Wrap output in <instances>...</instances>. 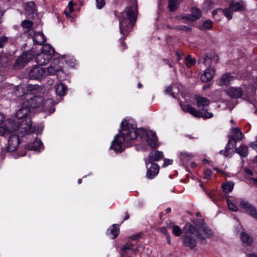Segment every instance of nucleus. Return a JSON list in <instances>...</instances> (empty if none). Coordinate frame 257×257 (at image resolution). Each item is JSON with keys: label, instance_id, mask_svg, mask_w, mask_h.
I'll list each match as a JSON object with an SVG mask.
<instances>
[{"label": "nucleus", "instance_id": "nucleus-1", "mask_svg": "<svg viewBox=\"0 0 257 257\" xmlns=\"http://www.w3.org/2000/svg\"><path fill=\"white\" fill-rule=\"evenodd\" d=\"M121 130L112 142L110 149L115 152H121L124 143L133 142L138 137L146 138L148 145L152 148L158 147V141L156 134L150 130L142 128H135L134 125L126 120L120 123Z\"/></svg>", "mask_w": 257, "mask_h": 257}, {"label": "nucleus", "instance_id": "nucleus-2", "mask_svg": "<svg viewBox=\"0 0 257 257\" xmlns=\"http://www.w3.org/2000/svg\"><path fill=\"white\" fill-rule=\"evenodd\" d=\"M184 229L185 232L182 237L183 244L191 249L196 246L198 237L203 244H205L206 238H210L213 235L212 230L205 223L195 225L188 224Z\"/></svg>", "mask_w": 257, "mask_h": 257}, {"label": "nucleus", "instance_id": "nucleus-3", "mask_svg": "<svg viewBox=\"0 0 257 257\" xmlns=\"http://www.w3.org/2000/svg\"><path fill=\"white\" fill-rule=\"evenodd\" d=\"M32 111L27 106L24 105V101L21 104V108L17 111L16 117L17 119H11L19 124V130L25 135H29L34 133L35 128L32 129Z\"/></svg>", "mask_w": 257, "mask_h": 257}, {"label": "nucleus", "instance_id": "nucleus-4", "mask_svg": "<svg viewBox=\"0 0 257 257\" xmlns=\"http://www.w3.org/2000/svg\"><path fill=\"white\" fill-rule=\"evenodd\" d=\"M137 6L133 5L126 8L125 11L119 16L120 33L126 37L133 27L137 19Z\"/></svg>", "mask_w": 257, "mask_h": 257}, {"label": "nucleus", "instance_id": "nucleus-5", "mask_svg": "<svg viewBox=\"0 0 257 257\" xmlns=\"http://www.w3.org/2000/svg\"><path fill=\"white\" fill-rule=\"evenodd\" d=\"M195 98L196 100L197 106L199 110H197L189 104L185 105L180 103L182 109L197 117L210 118L213 117V114L212 112L207 111V107L210 103V100L206 97L198 95L195 96Z\"/></svg>", "mask_w": 257, "mask_h": 257}, {"label": "nucleus", "instance_id": "nucleus-6", "mask_svg": "<svg viewBox=\"0 0 257 257\" xmlns=\"http://www.w3.org/2000/svg\"><path fill=\"white\" fill-rule=\"evenodd\" d=\"M25 97L26 100L24 101V105L29 107L31 110L41 106H42L44 110L48 111L49 114L53 113L55 110L53 102L51 100L44 101L43 96L32 95L31 93L30 95L28 93Z\"/></svg>", "mask_w": 257, "mask_h": 257}, {"label": "nucleus", "instance_id": "nucleus-7", "mask_svg": "<svg viewBox=\"0 0 257 257\" xmlns=\"http://www.w3.org/2000/svg\"><path fill=\"white\" fill-rule=\"evenodd\" d=\"M21 143L20 136L16 134H11L8 139V145L2 149V154L6 152H13L18 149V156L22 157L26 154L27 150L26 147L19 150L18 147Z\"/></svg>", "mask_w": 257, "mask_h": 257}, {"label": "nucleus", "instance_id": "nucleus-8", "mask_svg": "<svg viewBox=\"0 0 257 257\" xmlns=\"http://www.w3.org/2000/svg\"><path fill=\"white\" fill-rule=\"evenodd\" d=\"M35 56L33 49L24 52L16 60L13 65V69L18 70L25 66Z\"/></svg>", "mask_w": 257, "mask_h": 257}, {"label": "nucleus", "instance_id": "nucleus-9", "mask_svg": "<svg viewBox=\"0 0 257 257\" xmlns=\"http://www.w3.org/2000/svg\"><path fill=\"white\" fill-rule=\"evenodd\" d=\"M60 63V60L59 58L54 59L51 65L48 67L46 70V75H56L58 79L62 80L64 78V72L63 68L58 64Z\"/></svg>", "mask_w": 257, "mask_h": 257}, {"label": "nucleus", "instance_id": "nucleus-10", "mask_svg": "<svg viewBox=\"0 0 257 257\" xmlns=\"http://www.w3.org/2000/svg\"><path fill=\"white\" fill-rule=\"evenodd\" d=\"M46 70L44 68L38 66H34L29 73L31 79L40 80L45 77Z\"/></svg>", "mask_w": 257, "mask_h": 257}, {"label": "nucleus", "instance_id": "nucleus-11", "mask_svg": "<svg viewBox=\"0 0 257 257\" xmlns=\"http://www.w3.org/2000/svg\"><path fill=\"white\" fill-rule=\"evenodd\" d=\"M19 124L15 121L9 119L7 121V123L5 124V126H0V136H4L7 132H14L16 131H19Z\"/></svg>", "mask_w": 257, "mask_h": 257}, {"label": "nucleus", "instance_id": "nucleus-12", "mask_svg": "<svg viewBox=\"0 0 257 257\" xmlns=\"http://www.w3.org/2000/svg\"><path fill=\"white\" fill-rule=\"evenodd\" d=\"M52 59L51 56L42 51L37 54L35 57L36 62L39 65H45L49 63Z\"/></svg>", "mask_w": 257, "mask_h": 257}, {"label": "nucleus", "instance_id": "nucleus-13", "mask_svg": "<svg viewBox=\"0 0 257 257\" xmlns=\"http://www.w3.org/2000/svg\"><path fill=\"white\" fill-rule=\"evenodd\" d=\"M245 5L243 2H237L234 1L231 2L229 5V9L231 14L233 12H242L245 10Z\"/></svg>", "mask_w": 257, "mask_h": 257}, {"label": "nucleus", "instance_id": "nucleus-14", "mask_svg": "<svg viewBox=\"0 0 257 257\" xmlns=\"http://www.w3.org/2000/svg\"><path fill=\"white\" fill-rule=\"evenodd\" d=\"M231 135L227 144V147L230 145L231 141H240L242 138V134L238 127H234L231 130Z\"/></svg>", "mask_w": 257, "mask_h": 257}, {"label": "nucleus", "instance_id": "nucleus-15", "mask_svg": "<svg viewBox=\"0 0 257 257\" xmlns=\"http://www.w3.org/2000/svg\"><path fill=\"white\" fill-rule=\"evenodd\" d=\"M201 16V11L197 8H192L191 10V14L187 16L183 17L182 19H186L188 21L193 22L199 19Z\"/></svg>", "mask_w": 257, "mask_h": 257}, {"label": "nucleus", "instance_id": "nucleus-16", "mask_svg": "<svg viewBox=\"0 0 257 257\" xmlns=\"http://www.w3.org/2000/svg\"><path fill=\"white\" fill-rule=\"evenodd\" d=\"M151 166L148 169L146 174L147 178L152 179L156 176L159 171V166L155 163H151Z\"/></svg>", "mask_w": 257, "mask_h": 257}, {"label": "nucleus", "instance_id": "nucleus-17", "mask_svg": "<svg viewBox=\"0 0 257 257\" xmlns=\"http://www.w3.org/2000/svg\"><path fill=\"white\" fill-rule=\"evenodd\" d=\"M64 80V78H62V80L58 79L54 87L56 95L60 97V98L64 96V84L62 82Z\"/></svg>", "mask_w": 257, "mask_h": 257}, {"label": "nucleus", "instance_id": "nucleus-18", "mask_svg": "<svg viewBox=\"0 0 257 257\" xmlns=\"http://www.w3.org/2000/svg\"><path fill=\"white\" fill-rule=\"evenodd\" d=\"M228 96L233 98H238L242 95V90L240 88L231 87L226 90Z\"/></svg>", "mask_w": 257, "mask_h": 257}, {"label": "nucleus", "instance_id": "nucleus-19", "mask_svg": "<svg viewBox=\"0 0 257 257\" xmlns=\"http://www.w3.org/2000/svg\"><path fill=\"white\" fill-rule=\"evenodd\" d=\"M214 75V70L212 68L206 69L201 76V80L204 82L211 80Z\"/></svg>", "mask_w": 257, "mask_h": 257}, {"label": "nucleus", "instance_id": "nucleus-20", "mask_svg": "<svg viewBox=\"0 0 257 257\" xmlns=\"http://www.w3.org/2000/svg\"><path fill=\"white\" fill-rule=\"evenodd\" d=\"M148 162L150 163L154 161H158L163 158V154L162 152L159 151H154L151 152L148 156Z\"/></svg>", "mask_w": 257, "mask_h": 257}, {"label": "nucleus", "instance_id": "nucleus-21", "mask_svg": "<svg viewBox=\"0 0 257 257\" xmlns=\"http://www.w3.org/2000/svg\"><path fill=\"white\" fill-rule=\"evenodd\" d=\"M234 77L229 74L226 73L223 74L220 78L218 80L217 84L219 86L228 84L231 81H233Z\"/></svg>", "mask_w": 257, "mask_h": 257}, {"label": "nucleus", "instance_id": "nucleus-22", "mask_svg": "<svg viewBox=\"0 0 257 257\" xmlns=\"http://www.w3.org/2000/svg\"><path fill=\"white\" fill-rule=\"evenodd\" d=\"M25 10L29 15H34L37 12V7L36 3L33 1L27 3Z\"/></svg>", "mask_w": 257, "mask_h": 257}, {"label": "nucleus", "instance_id": "nucleus-23", "mask_svg": "<svg viewBox=\"0 0 257 257\" xmlns=\"http://www.w3.org/2000/svg\"><path fill=\"white\" fill-rule=\"evenodd\" d=\"M43 147V144L40 140L36 139L32 143L28 145V150L31 151H38Z\"/></svg>", "mask_w": 257, "mask_h": 257}, {"label": "nucleus", "instance_id": "nucleus-24", "mask_svg": "<svg viewBox=\"0 0 257 257\" xmlns=\"http://www.w3.org/2000/svg\"><path fill=\"white\" fill-rule=\"evenodd\" d=\"M218 13H222L227 18L228 20L232 19V14L229 9H217L212 12V15L215 16Z\"/></svg>", "mask_w": 257, "mask_h": 257}, {"label": "nucleus", "instance_id": "nucleus-25", "mask_svg": "<svg viewBox=\"0 0 257 257\" xmlns=\"http://www.w3.org/2000/svg\"><path fill=\"white\" fill-rule=\"evenodd\" d=\"M41 51L45 52L47 55H49L52 58L53 55L55 53V49L50 44L44 45L41 48Z\"/></svg>", "mask_w": 257, "mask_h": 257}, {"label": "nucleus", "instance_id": "nucleus-26", "mask_svg": "<svg viewBox=\"0 0 257 257\" xmlns=\"http://www.w3.org/2000/svg\"><path fill=\"white\" fill-rule=\"evenodd\" d=\"M235 152L238 154L241 157L245 158L248 155V148L245 145H241L235 149Z\"/></svg>", "mask_w": 257, "mask_h": 257}, {"label": "nucleus", "instance_id": "nucleus-27", "mask_svg": "<svg viewBox=\"0 0 257 257\" xmlns=\"http://www.w3.org/2000/svg\"><path fill=\"white\" fill-rule=\"evenodd\" d=\"M179 157L181 162H187L192 159L194 156L191 153L187 152L186 151H183L180 152Z\"/></svg>", "mask_w": 257, "mask_h": 257}, {"label": "nucleus", "instance_id": "nucleus-28", "mask_svg": "<svg viewBox=\"0 0 257 257\" xmlns=\"http://www.w3.org/2000/svg\"><path fill=\"white\" fill-rule=\"evenodd\" d=\"M240 238L241 241L246 244H250L252 241L251 237L244 231H242L240 234Z\"/></svg>", "mask_w": 257, "mask_h": 257}, {"label": "nucleus", "instance_id": "nucleus-29", "mask_svg": "<svg viewBox=\"0 0 257 257\" xmlns=\"http://www.w3.org/2000/svg\"><path fill=\"white\" fill-rule=\"evenodd\" d=\"M244 172H245V173L249 175V176L247 178V180L249 181V183L257 187V178L250 177V176H252L253 174L251 171L249 169L245 168L244 169Z\"/></svg>", "mask_w": 257, "mask_h": 257}, {"label": "nucleus", "instance_id": "nucleus-30", "mask_svg": "<svg viewBox=\"0 0 257 257\" xmlns=\"http://www.w3.org/2000/svg\"><path fill=\"white\" fill-rule=\"evenodd\" d=\"M107 231H110V233L112 234V236L111 237L112 239H114L118 235L119 233V228H118L116 224H114L112 225V228L108 229Z\"/></svg>", "mask_w": 257, "mask_h": 257}, {"label": "nucleus", "instance_id": "nucleus-31", "mask_svg": "<svg viewBox=\"0 0 257 257\" xmlns=\"http://www.w3.org/2000/svg\"><path fill=\"white\" fill-rule=\"evenodd\" d=\"M21 26L24 29H26L28 30H30L33 27V22L30 20H25L22 22Z\"/></svg>", "mask_w": 257, "mask_h": 257}, {"label": "nucleus", "instance_id": "nucleus-32", "mask_svg": "<svg viewBox=\"0 0 257 257\" xmlns=\"http://www.w3.org/2000/svg\"><path fill=\"white\" fill-rule=\"evenodd\" d=\"M179 4L178 0H170L168 5L169 10L171 11H175L178 8Z\"/></svg>", "mask_w": 257, "mask_h": 257}, {"label": "nucleus", "instance_id": "nucleus-33", "mask_svg": "<svg viewBox=\"0 0 257 257\" xmlns=\"http://www.w3.org/2000/svg\"><path fill=\"white\" fill-rule=\"evenodd\" d=\"M234 184L231 182H228L222 185V188L225 193L231 192L233 188Z\"/></svg>", "mask_w": 257, "mask_h": 257}, {"label": "nucleus", "instance_id": "nucleus-34", "mask_svg": "<svg viewBox=\"0 0 257 257\" xmlns=\"http://www.w3.org/2000/svg\"><path fill=\"white\" fill-rule=\"evenodd\" d=\"M239 205L240 207L243 209L244 211L246 212L247 210L250 208V207L252 205L248 202L244 200H240L238 202Z\"/></svg>", "mask_w": 257, "mask_h": 257}, {"label": "nucleus", "instance_id": "nucleus-35", "mask_svg": "<svg viewBox=\"0 0 257 257\" xmlns=\"http://www.w3.org/2000/svg\"><path fill=\"white\" fill-rule=\"evenodd\" d=\"M171 228L172 232L175 235L180 236L182 234V230L179 226L173 225Z\"/></svg>", "mask_w": 257, "mask_h": 257}, {"label": "nucleus", "instance_id": "nucleus-36", "mask_svg": "<svg viewBox=\"0 0 257 257\" xmlns=\"http://www.w3.org/2000/svg\"><path fill=\"white\" fill-rule=\"evenodd\" d=\"M10 61L8 57H0V67H7L9 66Z\"/></svg>", "mask_w": 257, "mask_h": 257}, {"label": "nucleus", "instance_id": "nucleus-37", "mask_svg": "<svg viewBox=\"0 0 257 257\" xmlns=\"http://www.w3.org/2000/svg\"><path fill=\"white\" fill-rule=\"evenodd\" d=\"M246 212L249 214L252 217L257 219L256 210L255 208L253 205H251Z\"/></svg>", "mask_w": 257, "mask_h": 257}, {"label": "nucleus", "instance_id": "nucleus-38", "mask_svg": "<svg viewBox=\"0 0 257 257\" xmlns=\"http://www.w3.org/2000/svg\"><path fill=\"white\" fill-rule=\"evenodd\" d=\"M212 27V22L210 20L206 21L201 26V29L209 30Z\"/></svg>", "mask_w": 257, "mask_h": 257}, {"label": "nucleus", "instance_id": "nucleus-39", "mask_svg": "<svg viewBox=\"0 0 257 257\" xmlns=\"http://www.w3.org/2000/svg\"><path fill=\"white\" fill-rule=\"evenodd\" d=\"M227 203L229 210L237 211L238 210V207L234 204V203L230 200H227Z\"/></svg>", "mask_w": 257, "mask_h": 257}, {"label": "nucleus", "instance_id": "nucleus-40", "mask_svg": "<svg viewBox=\"0 0 257 257\" xmlns=\"http://www.w3.org/2000/svg\"><path fill=\"white\" fill-rule=\"evenodd\" d=\"M65 62L67 63V64L70 67H73L74 64H75V60L73 58H70V57H65Z\"/></svg>", "mask_w": 257, "mask_h": 257}, {"label": "nucleus", "instance_id": "nucleus-41", "mask_svg": "<svg viewBox=\"0 0 257 257\" xmlns=\"http://www.w3.org/2000/svg\"><path fill=\"white\" fill-rule=\"evenodd\" d=\"M186 65L187 67H190L192 66L194 63L195 61L190 56H188L186 58Z\"/></svg>", "mask_w": 257, "mask_h": 257}, {"label": "nucleus", "instance_id": "nucleus-42", "mask_svg": "<svg viewBox=\"0 0 257 257\" xmlns=\"http://www.w3.org/2000/svg\"><path fill=\"white\" fill-rule=\"evenodd\" d=\"M8 42V38L5 36L0 37V48L4 47L5 44Z\"/></svg>", "mask_w": 257, "mask_h": 257}, {"label": "nucleus", "instance_id": "nucleus-43", "mask_svg": "<svg viewBox=\"0 0 257 257\" xmlns=\"http://www.w3.org/2000/svg\"><path fill=\"white\" fill-rule=\"evenodd\" d=\"M96 7L98 9H101L105 5L104 0H96Z\"/></svg>", "mask_w": 257, "mask_h": 257}, {"label": "nucleus", "instance_id": "nucleus-44", "mask_svg": "<svg viewBox=\"0 0 257 257\" xmlns=\"http://www.w3.org/2000/svg\"><path fill=\"white\" fill-rule=\"evenodd\" d=\"M38 86L36 85L28 84L27 86V90L28 92H32L33 90H37Z\"/></svg>", "mask_w": 257, "mask_h": 257}, {"label": "nucleus", "instance_id": "nucleus-45", "mask_svg": "<svg viewBox=\"0 0 257 257\" xmlns=\"http://www.w3.org/2000/svg\"><path fill=\"white\" fill-rule=\"evenodd\" d=\"M211 56H210V55L209 54H207L206 57H205L204 59H203V63L205 65H209L210 64V63L211 62Z\"/></svg>", "mask_w": 257, "mask_h": 257}, {"label": "nucleus", "instance_id": "nucleus-46", "mask_svg": "<svg viewBox=\"0 0 257 257\" xmlns=\"http://www.w3.org/2000/svg\"><path fill=\"white\" fill-rule=\"evenodd\" d=\"M204 178L206 179L210 178L212 175V172L210 169H206L204 172Z\"/></svg>", "mask_w": 257, "mask_h": 257}, {"label": "nucleus", "instance_id": "nucleus-47", "mask_svg": "<svg viewBox=\"0 0 257 257\" xmlns=\"http://www.w3.org/2000/svg\"><path fill=\"white\" fill-rule=\"evenodd\" d=\"M230 145H229L228 147H227V145L226 146L225 149L224 150H221L219 152L220 154L223 155L225 156H227L229 155V153H228V151L229 149H230Z\"/></svg>", "mask_w": 257, "mask_h": 257}, {"label": "nucleus", "instance_id": "nucleus-48", "mask_svg": "<svg viewBox=\"0 0 257 257\" xmlns=\"http://www.w3.org/2000/svg\"><path fill=\"white\" fill-rule=\"evenodd\" d=\"M41 37H42V40L41 42H38L36 39H34V41L35 43L37 44H38L39 45H42L43 44H44L46 41V39L45 38L44 35L43 33L41 35Z\"/></svg>", "mask_w": 257, "mask_h": 257}, {"label": "nucleus", "instance_id": "nucleus-49", "mask_svg": "<svg viewBox=\"0 0 257 257\" xmlns=\"http://www.w3.org/2000/svg\"><path fill=\"white\" fill-rule=\"evenodd\" d=\"M133 245L132 244L127 243L125 244L121 247V250L125 251L127 249L131 250L132 249Z\"/></svg>", "mask_w": 257, "mask_h": 257}, {"label": "nucleus", "instance_id": "nucleus-50", "mask_svg": "<svg viewBox=\"0 0 257 257\" xmlns=\"http://www.w3.org/2000/svg\"><path fill=\"white\" fill-rule=\"evenodd\" d=\"M75 5L74 3L73 2V1H71L68 3V8L69 10V13H71L73 12V7Z\"/></svg>", "mask_w": 257, "mask_h": 257}, {"label": "nucleus", "instance_id": "nucleus-51", "mask_svg": "<svg viewBox=\"0 0 257 257\" xmlns=\"http://www.w3.org/2000/svg\"><path fill=\"white\" fill-rule=\"evenodd\" d=\"M172 90V87L171 86H168L166 89L165 90V92L167 93H169L170 92H171V95L173 97H174L175 98L176 97V96H175V92H171Z\"/></svg>", "mask_w": 257, "mask_h": 257}, {"label": "nucleus", "instance_id": "nucleus-52", "mask_svg": "<svg viewBox=\"0 0 257 257\" xmlns=\"http://www.w3.org/2000/svg\"><path fill=\"white\" fill-rule=\"evenodd\" d=\"M172 162H173L172 160H169V159L165 160L164 164H163L162 166H163V167H166L168 166V165L172 164Z\"/></svg>", "mask_w": 257, "mask_h": 257}, {"label": "nucleus", "instance_id": "nucleus-53", "mask_svg": "<svg viewBox=\"0 0 257 257\" xmlns=\"http://www.w3.org/2000/svg\"><path fill=\"white\" fill-rule=\"evenodd\" d=\"M178 29L179 30H183V31H186V32H187V31H189L190 30V28H189L184 25H181V26H178Z\"/></svg>", "mask_w": 257, "mask_h": 257}, {"label": "nucleus", "instance_id": "nucleus-54", "mask_svg": "<svg viewBox=\"0 0 257 257\" xmlns=\"http://www.w3.org/2000/svg\"><path fill=\"white\" fill-rule=\"evenodd\" d=\"M158 231L160 232L164 233L165 235L169 234L166 230V228L165 227H162L158 229Z\"/></svg>", "mask_w": 257, "mask_h": 257}, {"label": "nucleus", "instance_id": "nucleus-55", "mask_svg": "<svg viewBox=\"0 0 257 257\" xmlns=\"http://www.w3.org/2000/svg\"><path fill=\"white\" fill-rule=\"evenodd\" d=\"M250 146L254 150L257 151V143L253 142L250 144Z\"/></svg>", "mask_w": 257, "mask_h": 257}, {"label": "nucleus", "instance_id": "nucleus-56", "mask_svg": "<svg viewBox=\"0 0 257 257\" xmlns=\"http://www.w3.org/2000/svg\"><path fill=\"white\" fill-rule=\"evenodd\" d=\"M5 13V11H3L2 9V8L0 7V24L2 23V18Z\"/></svg>", "mask_w": 257, "mask_h": 257}, {"label": "nucleus", "instance_id": "nucleus-57", "mask_svg": "<svg viewBox=\"0 0 257 257\" xmlns=\"http://www.w3.org/2000/svg\"><path fill=\"white\" fill-rule=\"evenodd\" d=\"M5 119V116L4 115L0 112V125L3 123Z\"/></svg>", "mask_w": 257, "mask_h": 257}, {"label": "nucleus", "instance_id": "nucleus-58", "mask_svg": "<svg viewBox=\"0 0 257 257\" xmlns=\"http://www.w3.org/2000/svg\"><path fill=\"white\" fill-rule=\"evenodd\" d=\"M166 238H167V242L168 244H171V237H170V235H169V234H168L166 235Z\"/></svg>", "mask_w": 257, "mask_h": 257}, {"label": "nucleus", "instance_id": "nucleus-59", "mask_svg": "<svg viewBox=\"0 0 257 257\" xmlns=\"http://www.w3.org/2000/svg\"><path fill=\"white\" fill-rule=\"evenodd\" d=\"M253 163L254 164H255L256 166H257V156L254 158V159L253 161Z\"/></svg>", "mask_w": 257, "mask_h": 257}, {"label": "nucleus", "instance_id": "nucleus-60", "mask_svg": "<svg viewBox=\"0 0 257 257\" xmlns=\"http://www.w3.org/2000/svg\"><path fill=\"white\" fill-rule=\"evenodd\" d=\"M196 164L195 162H192L191 164H190V167L191 168H194L196 166Z\"/></svg>", "mask_w": 257, "mask_h": 257}, {"label": "nucleus", "instance_id": "nucleus-61", "mask_svg": "<svg viewBox=\"0 0 257 257\" xmlns=\"http://www.w3.org/2000/svg\"><path fill=\"white\" fill-rule=\"evenodd\" d=\"M131 250H132V252L134 254H136L137 253V249H134L132 248V249H131Z\"/></svg>", "mask_w": 257, "mask_h": 257}, {"label": "nucleus", "instance_id": "nucleus-62", "mask_svg": "<svg viewBox=\"0 0 257 257\" xmlns=\"http://www.w3.org/2000/svg\"><path fill=\"white\" fill-rule=\"evenodd\" d=\"M247 257H257V255L251 253L248 254Z\"/></svg>", "mask_w": 257, "mask_h": 257}, {"label": "nucleus", "instance_id": "nucleus-63", "mask_svg": "<svg viewBox=\"0 0 257 257\" xmlns=\"http://www.w3.org/2000/svg\"><path fill=\"white\" fill-rule=\"evenodd\" d=\"M128 218H129V215H128V213H126V214H125V217H124V220H127V219H128Z\"/></svg>", "mask_w": 257, "mask_h": 257}, {"label": "nucleus", "instance_id": "nucleus-64", "mask_svg": "<svg viewBox=\"0 0 257 257\" xmlns=\"http://www.w3.org/2000/svg\"><path fill=\"white\" fill-rule=\"evenodd\" d=\"M209 85H205L203 87V89L204 90H205V89H207V88H209Z\"/></svg>", "mask_w": 257, "mask_h": 257}]
</instances>
